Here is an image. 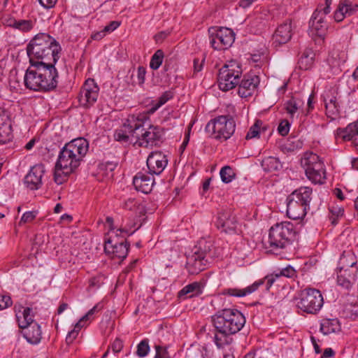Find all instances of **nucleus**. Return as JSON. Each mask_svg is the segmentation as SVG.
I'll return each instance as SVG.
<instances>
[{"label": "nucleus", "mask_w": 358, "mask_h": 358, "mask_svg": "<svg viewBox=\"0 0 358 358\" xmlns=\"http://www.w3.org/2000/svg\"><path fill=\"white\" fill-rule=\"evenodd\" d=\"M212 322L217 331L215 342L217 347L221 348L230 343L229 336L241 331L245 324V317L236 309L225 308L213 315Z\"/></svg>", "instance_id": "nucleus-1"}, {"label": "nucleus", "mask_w": 358, "mask_h": 358, "mask_svg": "<svg viewBox=\"0 0 358 358\" xmlns=\"http://www.w3.org/2000/svg\"><path fill=\"white\" fill-rule=\"evenodd\" d=\"M24 76L27 89L36 92L53 90L57 84V72L52 63L46 62L30 64Z\"/></svg>", "instance_id": "nucleus-2"}, {"label": "nucleus", "mask_w": 358, "mask_h": 358, "mask_svg": "<svg viewBox=\"0 0 358 358\" xmlns=\"http://www.w3.org/2000/svg\"><path fill=\"white\" fill-rule=\"evenodd\" d=\"M61 50L56 40L44 33L36 34L27 47L30 64L46 62L54 64L59 58Z\"/></svg>", "instance_id": "nucleus-3"}, {"label": "nucleus", "mask_w": 358, "mask_h": 358, "mask_svg": "<svg viewBox=\"0 0 358 358\" xmlns=\"http://www.w3.org/2000/svg\"><path fill=\"white\" fill-rule=\"evenodd\" d=\"M296 231L292 223L284 222L271 227L269 230L268 245L270 252H275L290 245L296 237Z\"/></svg>", "instance_id": "nucleus-4"}, {"label": "nucleus", "mask_w": 358, "mask_h": 358, "mask_svg": "<svg viewBox=\"0 0 358 358\" xmlns=\"http://www.w3.org/2000/svg\"><path fill=\"white\" fill-rule=\"evenodd\" d=\"M307 178L315 184H323L326 179L324 165L320 157L313 152H306L301 159Z\"/></svg>", "instance_id": "nucleus-5"}, {"label": "nucleus", "mask_w": 358, "mask_h": 358, "mask_svg": "<svg viewBox=\"0 0 358 358\" xmlns=\"http://www.w3.org/2000/svg\"><path fill=\"white\" fill-rule=\"evenodd\" d=\"M206 129L210 132L213 137L220 141L230 138L236 129V122L231 115H220L210 120Z\"/></svg>", "instance_id": "nucleus-6"}, {"label": "nucleus", "mask_w": 358, "mask_h": 358, "mask_svg": "<svg viewBox=\"0 0 358 358\" xmlns=\"http://www.w3.org/2000/svg\"><path fill=\"white\" fill-rule=\"evenodd\" d=\"M324 303L321 292L313 288L302 290L299 294V301L297 307L302 311L308 314L317 313Z\"/></svg>", "instance_id": "nucleus-7"}, {"label": "nucleus", "mask_w": 358, "mask_h": 358, "mask_svg": "<svg viewBox=\"0 0 358 358\" xmlns=\"http://www.w3.org/2000/svg\"><path fill=\"white\" fill-rule=\"evenodd\" d=\"M208 34L211 47L217 50L228 49L235 40L234 32L227 27H210Z\"/></svg>", "instance_id": "nucleus-8"}, {"label": "nucleus", "mask_w": 358, "mask_h": 358, "mask_svg": "<svg viewBox=\"0 0 358 358\" xmlns=\"http://www.w3.org/2000/svg\"><path fill=\"white\" fill-rule=\"evenodd\" d=\"M140 135L136 138L135 144L143 148H153L159 146L163 140L164 129L159 126L150 125L146 130L143 128L142 122L141 129L139 131Z\"/></svg>", "instance_id": "nucleus-9"}, {"label": "nucleus", "mask_w": 358, "mask_h": 358, "mask_svg": "<svg viewBox=\"0 0 358 358\" xmlns=\"http://www.w3.org/2000/svg\"><path fill=\"white\" fill-rule=\"evenodd\" d=\"M142 120L135 116L129 117L123 125L116 129L113 137L114 139L120 143H128L131 139L138 138L139 131L141 129Z\"/></svg>", "instance_id": "nucleus-10"}, {"label": "nucleus", "mask_w": 358, "mask_h": 358, "mask_svg": "<svg viewBox=\"0 0 358 358\" xmlns=\"http://www.w3.org/2000/svg\"><path fill=\"white\" fill-rule=\"evenodd\" d=\"M278 278L280 277L278 273H272L265 276L263 279L255 281L251 285L248 286L243 289H239L236 287L224 289L222 291V294L224 295H228L230 296L243 297L255 292L261 285L264 284H266V289L269 290L271 287Z\"/></svg>", "instance_id": "nucleus-11"}, {"label": "nucleus", "mask_w": 358, "mask_h": 358, "mask_svg": "<svg viewBox=\"0 0 358 358\" xmlns=\"http://www.w3.org/2000/svg\"><path fill=\"white\" fill-rule=\"evenodd\" d=\"M241 70L238 66L237 69L225 65L222 67L218 73L219 88L224 92H227L234 88L240 82Z\"/></svg>", "instance_id": "nucleus-12"}, {"label": "nucleus", "mask_w": 358, "mask_h": 358, "mask_svg": "<svg viewBox=\"0 0 358 358\" xmlns=\"http://www.w3.org/2000/svg\"><path fill=\"white\" fill-rule=\"evenodd\" d=\"M88 143L83 138H78L69 142V159L71 160L69 166L73 172L80 166V161L87 153Z\"/></svg>", "instance_id": "nucleus-13"}, {"label": "nucleus", "mask_w": 358, "mask_h": 358, "mask_svg": "<svg viewBox=\"0 0 358 358\" xmlns=\"http://www.w3.org/2000/svg\"><path fill=\"white\" fill-rule=\"evenodd\" d=\"M99 87L93 79L87 80L78 96L80 105L89 107L95 103L99 96Z\"/></svg>", "instance_id": "nucleus-14"}, {"label": "nucleus", "mask_w": 358, "mask_h": 358, "mask_svg": "<svg viewBox=\"0 0 358 358\" xmlns=\"http://www.w3.org/2000/svg\"><path fill=\"white\" fill-rule=\"evenodd\" d=\"M237 220L230 210H224L218 213L216 226L219 230L227 234L237 233Z\"/></svg>", "instance_id": "nucleus-15"}, {"label": "nucleus", "mask_w": 358, "mask_h": 358, "mask_svg": "<svg viewBox=\"0 0 358 358\" xmlns=\"http://www.w3.org/2000/svg\"><path fill=\"white\" fill-rule=\"evenodd\" d=\"M67 142L61 148L54 169V180L62 185L67 180Z\"/></svg>", "instance_id": "nucleus-16"}, {"label": "nucleus", "mask_w": 358, "mask_h": 358, "mask_svg": "<svg viewBox=\"0 0 358 358\" xmlns=\"http://www.w3.org/2000/svg\"><path fill=\"white\" fill-rule=\"evenodd\" d=\"M309 24V34L324 40L328 25L326 21V15H324V13L319 8H317L313 13Z\"/></svg>", "instance_id": "nucleus-17"}, {"label": "nucleus", "mask_w": 358, "mask_h": 358, "mask_svg": "<svg viewBox=\"0 0 358 358\" xmlns=\"http://www.w3.org/2000/svg\"><path fill=\"white\" fill-rule=\"evenodd\" d=\"M129 248V243L126 241L122 240L117 242L109 238L105 242L104 250L106 253L111 255L113 259L122 260L127 257Z\"/></svg>", "instance_id": "nucleus-18"}, {"label": "nucleus", "mask_w": 358, "mask_h": 358, "mask_svg": "<svg viewBox=\"0 0 358 358\" xmlns=\"http://www.w3.org/2000/svg\"><path fill=\"white\" fill-rule=\"evenodd\" d=\"M146 163L149 174L159 175L167 166L168 159L162 152H152L149 155Z\"/></svg>", "instance_id": "nucleus-19"}, {"label": "nucleus", "mask_w": 358, "mask_h": 358, "mask_svg": "<svg viewBox=\"0 0 358 358\" xmlns=\"http://www.w3.org/2000/svg\"><path fill=\"white\" fill-rule=\"evenodd\" d=\"M45 171V166L42 164H38L31 167L24 180L27 187L32 190L39 189L42 185V178Z\"/></svg>", "instance_id": "nucleus-20"}, {"label": "nucleus", "mask_w": 358, "mask_h": 358, "mask_svg": "<svg viewBox=\"0 0 358 358\" xmlns=\"http://www.w3.org/2000/svg\"><path fill=\"white\" fill-rule=\"evenodd\" d=\"M238 84V94L241 97L247 98L256 91L259 84V78L255 74L245 75Z\"/></svg>", "instance_id": "nucleus-21"}, {"label": "nucleus", "mask_w": 358, "mask_h": 358, "mask_svg": "<svg viewBox=\"0 0 358 358\" xmlns=\"http://www.w3.org/2000/svg\"><path fill=\"white\" fill-rule=\"evenodd\" d=\"M292 36V26L291 20H286L280 24L273 35V44L277 47L285 44Z\"/></svg>", "instance_id": "nucleus-22"}, {"label": "nucleus", "mask_w": 358, "mask_h": 358, "mask_svg": "<svg viewBox=\"0 0 358 358\" xmlns=\"http://www.w3.org/2000/svg\"><path fill=\"white\" fill-rule=\"evenodd\" d=\"M338 92L335 90H330L324 95V102L327 117L335 119L339 114L340 104Z\"/></svg>", "instance_id": "nucleus-23"}, {"label": "nucleus", "mask_w": 358, "mask_h": 358, "mask_svg": "<svg viewBox=\"0 0 358 358\" xmlns=\"http://www.w3.org/2000/svg\"><path fill=\"white\" fill-rule=\"evenodd\" d=\"M155 184L153 176L144 173H138L133 179V185L135 189L144 194L150 193Z\"/></svg>", "instance_id": "nucleus-24"}, {"label": "nucleus", "mask_w": 358, "mask_h": 358, "mask_svg": "<svg viewBox=\"0 0 358 358\" xmlns=\"http://www.w3.org/2000/svg\"><path fill=\"white\" fill-rule=\"evenodd\" d=\"M101 308H99V305L94 306L85 315H83L74 325L73 329L69 331V339L71 341L76 338L79 331L83 327H87L93 319L95 313L99 311Z\"/></svg>", "instance_id": "nucleus-25"}, {"label": "nucleus", "mask_w": 358, "mask_h": 358, "mask_svg": "<svg viewBox=\"0 0 358 358\" xmlns=\"http://www.w3.org/2000/svg\"><path fill=\"white\" fill-rule=\"evenodd\" d=\"M308 207L299 205L297 201H294L293 199H287V215L292 220L303 219L307 213Z\"/></svg>", "instance_id": "nucleus-26"}, {"label": "nucleus", "mask_w": 358, "mask_h": 358, "mask_svg": "<svg viewBox=\"0 0 358 358\" xmlns=\"http://www.w3.org/2000/svg\"><path fill=\"white\" fill-rule=\"evenodd\" d=\"M336 136L345 141L355 143L358 140V122L349 124L345 128H338L336 130Z\"/></svg>", "instance_id": "nucleus-27"}, {"label": "nucleus", "mask_w": 358, "mask_h": 358, "mask_svg": "<svg viewBox=\"0 0 358 358\" xmlns=\"http://www.w3.org/2000/svg\"><path fill=\"white\" fill-rule=\"evenodd\" d=\"M12 138L11 126L5 110L0 107V144H4Z\"/></svg>", "instance_id": "nucleus-28"}, {"label": "nucleus", "mask_w": 358, "mask_h": 358, "mask_svg": "<svg viewBox=\"0 0 358 358\" xmlns=\"http://www.w3.org/2000/svg\"><path fill=\"white\" fill-rule=\"evenodd\" d=\"M208 262V260L203 256H199V255L193 253L187 262L188 272L192 275L199 273L206 268Z\"/></svg>", "instance_id": "nucleus-29"}, {"label": "nucleus", "mask_w": 358, "mask_h": 358, "mask_svg": "<svg viewBox=\"0 0 358 358\" xmlns=\"http://www.w3.org/2000/svg\"><path fill=\"white\" fill-rule=\"evenodd\" d=\"M312 189L308 187H301L288 196V198L297 201V203L309 208L311 201Z\"/></svg>", "instance_id": "nucleus-30"}, {"label": "nucleus", "mask_w": 358, "mask_h": 358, "mask_svg": "<svg viewBox=\"0 0 358 358\" xmlns=\"http://www.w3.org/2000/svg\"><path fill=\"white\" fill-rule=\"evenodd\" d=\"M204 284L201 282H194L185 286L178 293L180 299L192 298L201 294L203 292Z\"/></svg>", "instance_id": "nucleus-31"}, {"label": "nucleus", "mask_w": 358, "mask_h": 358, "mask_svg": "<svg viewBox=\"0 0 358 358\" xmlns=\"http://www.w3.org/2000/svg\"><path fill=\"white\" fill-rule=\"evenodd\" d=\"M355 272H351L348 269H340L337 277L338 285L345 289H350L356 281Z\"/></svg>", "instance_id": "nucleus-32"}, {"label": "nucleus", "mask_w": 358, "mask_h": 358, "mask_svg": "<svg viewBox=\"0 0 358 358\" xmlns=\"http://www.w3.org/2000/svg\"><path fill=\"white\" fill-rule=\"evenodd\" d=\"M24 336L31 344H37L41 339V327L37 323H33L26 328Z\"/></svg>", "instance_id": "nucleus-33"}, {"label": "nucleus", "mask_w": 358, "mask_h": 358, "mask_svg": "<svg viewBox=\"0 0 358 358\" xmlns=\"http://www.w3.org/2000/svg\"><path fill=\"white\" fill-rule=\"evenodd\" d=\"M31 313V309L29 308H22V310L17 311L16 318L20 328L26 329L34 323L33 315Z\"/></svg>", "instance_id": "nucleus-34"}, {"label": "nucleus", "mask_w": 358, "mask_h": 358, "mask_svg": "<svg viewBox=\"0 0 358 358\" xmlns=\"http://www.w3.org/2000/svg\"><path fill=\"white\" fill-rule=\"evenodd\" d=\"M341 324L337 319H324L320 324V331L324 335L339 332Z\"/></svg>", "instance_id": "nucleus-35"}, {"label": "nucleus", "mask_w": 358, "mask_h": 358, "mask_svg": "<svg viewBox=\"0 0 358 358\" xmlns=\"http://www.w3.org/2000/svg\"><path fill=\"white\" fill-rule=\"evenodd\" d=\"M212 247L213 244L210 241L201 239L198 242L197 245L195 246L194 253L199 255V256H203V257L208 260V258L213 257V255L211 254Z\"/></svg>", "instance_id": "nucleus-36"}, {"label": "nucleus", "mask_w": 358, "mask_h": 358, "mask_svg": "<svg viewBox=\"0 0 358 358\" xmlns=\"http://www.w3.org/2000/svg\"><path fill=\"white\" fill-rule=\"evenodd\" d=\"M339 264L341 265L340 269L341 270L352 268L357 264L353 252L350 250L343 251L341 256Z\"/></svg>", "instance_id": "nucleus-37"}, {"label": "nucleus", "mask_w": 358, "mask_h": 358, "mask_svg": "<svg viewBox=\"0 0 358 358\" xmlns=\"http://www.w3.org/2000/svg\"><path fill=\"white\" fill-rule=\"evenodd\" d=\"M263 169L267 172L278 171L282 166L279 159L274 157H265L261 162Z\"/></svg>", "instance_id": "nucleus-38"}, {"label": "nucleus", "mask_w": 358, "mask_h": 358, "mask_svg": "<svg viewBox=\"0 0 358 358\" xmlns=\"http://www.w3.org/2000/svg\"><path fill=\"white\" fill-rule=\"evenodd\" d=\"M314 55H315L312 50H305L298 62L299 69L302 70L310 69L314 63Z\"/></svg>", "instance_id": "nucleus-39"}, {"label": "nucleus", "mask_w": 358, "mask_h": 358, "mask_svg": "<svg viewBox=\"0 0 358 358\" xmlns=\"http://www.w3.org/2000/svg\"><path fill=\"white\" fill-rule=\"evenodd\" d=\"M327 66L331 74H338L341 71V60L337 54L329 55L326 61Z\"/></svg>", "instance_id": "nucleus-40"}, {"label": "nucleus", "mask_w": 358, "mask_h": 358, "mask_svg": "<svg viewBox=\"0 0 358 358\" xmlns=\"http://www.w3.org/2000/svg\"><path fill=\"white\" fill-rule=\"evenodd\" d=\"M173 97V92L171 90L164 92L160 97L158 99L157 102H154L152 107L150 108V113H155L162 106L165 104L168 101Z\"/></svg>", "instance_id": "nucleus-41"}, {"label": "nucleus", "mask_w": 358, "mask_h": 358, "mask_svg": "<svg viewBox=\"0 0 358 358\" xmlns=\"http://www.w3.org/2000/svg\"><path fill=\"white\" fill-rule=\"evenodd\" d=\"M34 22L28 20H14L9 25L22 31H29L34 27Z\"/></svg>", "instance_id": "nucleus-42"}, {"label": "nucleus", "mask_w": 358, "mask_h": 358, "mask_svg": "<svg viewBox=\"0 0 358 358\" xmlns=\"http://www.w3.org/2000/svg\"><path fill=\"white\" fill-rule=\"evenodd\" d=\"M87 241L86 236L83 234V232H72L71 237V242L74 246L78 249H82L83 247L85 245Z\"/></svg>", "instance_id": "nucleus-43"}, {"label": "nucleus", "mask_w": 358, "mask_h": 358, "mask_svg": "<svg viewBox=\"0 0 358 358\" xmlns=\"http://www.w3.org/2000/svg\"><path fill=\"white\" fill-rule=\"evenodd\" d=\"M164 57L163 50H157L151 57L150 67L153 70H157L163 62Z\"/></svg>", "instance_id": "nucleus-44"}, {"label": "nucleus", "mask_w": 358, "mask_h": 358, "mask_svg": "<svg viewBox=\"0 0 358 358\" xmlns=\"http://www.w3.org/2000/svg\"><path fill=\"white\" fill-rule=\"evenodd\" d=\"M220 175L222 181L224 183H229L234 179L236 173L233 169L229 166H225L220 170Z\"/></svg>", "instance_id": "nucleus-45"}, {"label": "nucleus", "mask_w": 358, "mask_h": 358, "mask_svg": "<svg viewBox=\"0 0 358 358\" xmlns=\"http://www.w3.org/2000/svg\"><path fill=\"white\" fill-rule=\"evenodd\" d=\"M299 102L296 99L292 97L285 103V110L291 117H293L297 112L299 108Z\"/></svg>", "instance_id": "nucleus-46"}, {"label": "nucleus", "mask_w": 358, "mask_h": 358, "mask_svg": "<svg viewBox=\"0 0 358 358\" xmlns=\"http://www.w3.org/2000/svg\"><path fill=\"white\" fill-rule=\"evenodd\" d=\"M117 164L113 162H107L104 164H101L99 166L101 171H105L103 174H105L106 177L110 178L113 177V171L115 170Z\"/></svg>", "instance_id": "nucleus-47"}, {"label": "nucleus", "mask_w": 358, "mask_h": 358, "mask_svg": "<svg viewBox=\"0 0 358 358\" xmlns=\"http://www.w3.org/2000/svg\"><path fill=\"white\" fill-rule=\"evenodd\" d=\"M341 3L343 6L345 13L348 15H352L358 11V4L353 3L348 0L341 1Z\"/></svg>", "instance_id": "nucleus-48"}, {"label": "nucleus", "mask_w": 358, "mask_h": 358, "mask_svg": "<svg viewBox=\"0 0 358 358\" xmlns=\"http://www.w3.org/2000/svg\"><path fill=\"white\" fill-rule=\"evenodd\" d=\"M150 351V346L147 339L143 340L137 346L136 355L139 357H145Z\"/></svg>", "instance_id": "nucleus-49"}, {"label": "nucleus", "mask_w": 358, "mask_h": 358, "mask_svg": "<svg viewBox=\"0 0 358 358\" xmlns=\"http://www.w3.org/2000/svg\"><path fill=\"white\" fill-rule=\"evenodd\" d=\"M262 124V123L260 120H257L255 123L250 128L245 137L246 139H252L258 136L259 134V128Z\"/></svg>", "instance_id": "nucleus-50"}, {"label": "nucleus", "mask_w": 358, "mask_h": 358, "mask_svg": "<svg viewBox=\"0 0 358 358\" xmlns=\"http://www.w3.org/2000/svg\"><path fill=\"white\" fill-rule=\"evenodd\" d=\"M155 348L156 351L155 358H171L166 347L156 345Z\"/></svg>", "instance_id": "nucleus-51"}, {"label": "nucleus", "mask_w": 358, "mask_h": 358, "mask_svg": "<svg viewBox=\"0 0 358 358\" xmlns=\"http://www.w3.org/2000/svg\"><path fill=\"white\" fill-rule=\"evenodd\" d=\"M290 129V123L287 120H282L278 127V133L282 136H285L288 134Z\"/></svg>", "instance_id": "nucleus-52"}, {"label": "nucleus", "mask_w": 358, "mask_h": 358, "mask_svg": "<svg viewBox=\"0 0 358 358\" xmlns=\"http://www.w3.org/2000/svg\"><path fill=\"white\" fill-rule=\"evenodd\" d=\"M278 275L279 277L292 278L296 275V270L292 266L288 265L278 273Z\"/></svg>", "instance_id": "nucleus-53"}, {"label": "nucleus", "mask_w": 358, "mask_h": 358, "mask_svg": "<svg viewBox=\"0 0 358 358\" xmlns=\"http://www.w3.org/2000/svg\"><path fill=\"white\" fill-rule=\"evenodd\" d=\"M145 75H146L145 68L144 66H139L137 69V74H136V78H137L136 83L138 85H142L144 83L145 80Z\"/></svg>", "instance_id": "nucleus-54"}, {"label": "nucleus", "mask_w": 358, "mask_h": 358, "mask_svg": "<svg viewBox=\"0 0 358 358\" xmlns=\"http://www.w3.org/2000/svg\"><path fill=\"white\" fill-rule=\"evenodd\" d=\"M36 216V212L27 211L22 215L20 221V224L30 222L35 219Z\"/></svg>", "instance_id": "nucleus-55"}, {"label": "nucleus", "mask_w": 358, "mask_h": 358, "mask_svg": "<svg viewBox=\"0 0 358 358\" xmlns=\"http://www.w3.org/2000/svg\"><path fill=\"white\" fill-rule=\"evenodd\" d=\"M346 15L347 14L345 13V10L343 9V6H342L340 2L336 10L334 13V19L338 22H341Z\"/></svg>", "instance_id": "nucleus-56"}, {"label": "nucleus", "mask_w": 358, "mask_h": 358, "mask_svg": "<svg viewBox=\"0 0 358 358\" xmlns=\"http://www.w3.org/2000/svg\"><path fill=\"white\" fill-rule=\"evenodd\" d=\"M12 305L11 298L6 295H0V310L7 308Z\"/></svg>", "instance_id": "nucleus-57"}, {"label": "nucleus", "mask_w": 358, "mask_h": 358, "mask_svg": "<svg viewBox=\"0 0 358 358\" xmlns=\"http://www.w3.org/2000/svg\"><path fill=\"white\" fill-rule=\"evenodd\" d=\"M205 62V57H203L202 59L194 58V73H196L200 72L203 66V64Z\"/></svg>", "instance_id": "nucleus-58"}, {"label": "nucleus", "mask_w": 358, "mask_h": 358, "mask_svg": "<svg viewBox=\"0 0 358 358\" xmlns=\"http://www.w3.org/2000/svg\"><path fill=\"white\" fill-rule=\"evenodd\" d=\"M110 348L114 353L120 352L123 348V343L120 339L116 338Z\"/></svg>", "instance_id": "nucleus-59"}, {"label": "nucleus", "mask_w": 358, "mask_h": 358, "mask_svg": "<svg viewBox=\"0 0 358 358\" xmlns=\"http://www.w3.org/2000/svg\"><path fill=\"white\" fill-rule=\"evenodd\" d=\"M120 23L117 21H111L108 25H106L103 29L104 31L108 34L115 30L119 26Z\"/></svg>", "instance_id": "nucleus-60"}, {"label": "nucleus", "mask_w": 358, "mask_h": 358, "mask_svg": "<svg viewBox=\"0 0 358 358\" xmlns=\"http://www.w3.org/2000/svg\"><path fill=\"white\" fill-rule=\"evenodd\" d=\"M136 205V202L134 199H128L122 203V208L126 210H131Z\"/></svg>", "instance_id": "nucleus-61"}, {"label": "nucleus", "mask_w": 358, "mask_h": 358, "mask_svg": "<svg viewBox=\"0 0 358 358\" xmlns=\"http://www.w3.org/2000/svg\"><path fill=\"white\" fill-rule=\"evenodd\" d=\"M38 1L43 8L49 9L54 7L57 0H38Z\"/></svg>", "instance_id": "nucleus-62"}, {"label": "nucleus", "mask_w": 358, "mask_h": 358, "mask_svg": "<svg viewBox=\"0 0 358 358\" xmlns=\"http://www.w3.org/2000/svg\"><path fill=\"white\" fill-rule=\"evenodd\" d=\"M331 3L332 0H325V7L323 8H318L324 13V15H327L330 13Z\"/></svg>", "instance_id": "nucleus-63"}, {"label": "nucleus", "mask_w": 358, "mask_h": 358, "mask_svg": "<svg viewBox=\"0 0 358 358\" xmlns=\"http://www.w3.org/2000/svg\"><path fill=\"white\" fill-rule=\"evenodd\" d=\"M255 1L256 0H241L239 1V6L243 8H246L250 7L252 5V3Z\"/></svg>", "instance_id": "nucleus-64"}]
</instances>
